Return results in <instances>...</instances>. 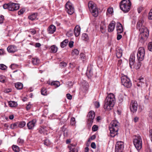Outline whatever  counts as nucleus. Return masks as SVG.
Wrapping results in <instances>:
<instances>
[{
	"instance_id": "nucleus-46",
	"label": "nucleus",
	"mask_w": 152,
	"mask_h": 152,
	"mask_svg": "<svg viewBox=\"0 0 152 152\" xmlns=\"http://www.w3.org/2000/svg\"><path fill=\"white\" fill-rule=\"evenodd\" d=\"M80 58L84 61V59L86 58L85 54L83 53H81L80 54Z\"/></svg>"
},
{
	"instance_id": "nucleus-10",
	"label": "nucleus",
	"mask_w": 152,
	"mask_h": 152,
	"mask_svg": "<svg viewBox=\"0 0 152 152\" xmlns=\"http://www.w3.org/2000/svg\"><path fill=\"white\" fill-rule=\"evenodd\" d=\"M124 148V142L122 141L117 142L115 147V152H122Z\"/></svg>"
},
{
	"instance_id": "nucleus-25",
	"label": "nucleus",
	"mask_w": 152,
	"mask_h": 152,
	"mask_svg": "<svg viewBox=\"0 0 152 152\" xmlns=\"http://www.w3.org/2000/svg\"><path fill=\"white\" fill-rule=\"evenodd\" d=\"M15 86L17 89L20 90L22 88L23 85L21 83H17L15 84Z\"/></svg>"
},
{
	"instance_id": "nucleus-45",
	"label": "nucleus",
	"mask_w": 152,
	"mask_h": 152,
	"mask_svg": "<svg viewBox=\"0 0 152 152\" xmlns=\"http://www.w3.org/2000/svg\"><path fill=\"white\" fill-rule=\"evenodd\" d=\"M148 48L149 50L152 51V42H150L148 45Z\"/></svg>"
},
{
	"instance_id": "nucleus-15",
	"label": "nucleus",
	"mask_w": 152,
	"mask_h": 152,
	"mask_svg": "<svg viewBox=\"0 0 152 152\" xmlns=\"http://www.w3.org/2000/svg\"><path fill=\"white\" fill-rule=\"evenodd\" d=\"M7 50L9 53H14L17 51V48L14 45H11L7 47Z\"/></svg>"
},
{
	"instance_id": "nucleus-29",
	"label": "nucleus",
	"mask_w": 152,
	"mask_h": 152,
	"mask_svg": "<svg viewBox=\"0 0 152 152\" xmlns=\"http://www.w3.org/2000/svg\"><path fill=\"white\" fill-rule=\"evenodd\" d=\"M51 86H54L56 87H58L60 85V83L59 81H55L52 82L50 84Z\"/></svg>"
},
{
	"instance_id": "nucleus-34",
	"label": "nucleus",
	"mask_w": 152,
	"mask_h": 152,
	"mask_svg": "<svg viewBox=\"0 0 152 152\" xmlns=\"http://www.w3.org/2000/svg\"><path fill=\"white\" fill-rule=\"evenodd\" d=\"M82 38L83 40L85 41H87L88 39V35L85 33H84L83 34Z\"/></svg>"
},
{
	"instance_id": "nucleus-59",
	"label": "nucleus",
	"mask_w": 152,
	"mask_h": 152,
	"mask_svg": "<svg viewBox=\"0 0 152 152\" xmlns=\"http://www.w3.org/2000/svg\"><path fill=\"white\" fill-rule=\"evenodd\" d=\"M31 105L30 104H28L26 107V109L27 110H29L31 107Z\"/></svg>"
},
{
	"instance_id": "nucleus-23",
	"label": "nucleus",
	"mask_w": 152,
	"mask_h": 152,
	"mask_svg": "<svg viewBox=\"0 0 152 152\" xmlns=\"http://www.w3.org/2000/svg\"><path fill=\"white\" fill-rule=\"evenodd\" d=\"M106 26L105 23L104 21H102L100 25V29L101 32L104 33L105 32Z\"/></svg>"
},
{
	"instance_id": "nucleus-3",
	"label": "nucleus",
	"mask_w": 152,
	"mask_h": 152,
	"mask_svg": "<svg viewBox=\"0 0 152 152\" xmlns=\"http://www.w3.org/2000/svg\"><path fill=\"white\" fill-rule=\"evenodd\" d=\"M119 124L116 120L113 121L109 126V129L110 131V136L114 137L118 134Z\"/></svg>"
},
{
	"instance_id": "nucleus-12",
	"label": "nucleus",
	"mask_w": 152,
	"mask_h": 152,
	"mask_svg": "<svg viewBox=\"0 0 152 152\" xmlns=\"http://www.w3.org/2000/svg\"><path fill=\"white\" fill-rule=\"evenodd\" d=\"M88 83L85 81H83L81 84L80 91L83 92H86L88 90Z\"/></svg>"
},
{
	"instance_id": "nucleus-55",
	"label": "nucleus",
	"mask_w": 152,
	"mask_h": 152,
	"mask_svg": "<svg viewBox=\"0 0 152 152\" xmlns=\"http://www.w3.org/2000/svg\"><path fill=\"white\" fill-rule=\"evenodd\" d=\"M60 65L61 67H65L66 65V64L65 62H61Z\"/></svg>"
},
{
	"instance_id": "nucleus-9",
	"label": "nucleus",
	"mask_w": 152,
	"mask_h": 152,
	"mask_svg": "<svg viewBox=\"0 0 152 152\" xmlns=\"http://www.w3.org/2000/svg\"><path fill=\"white\" fill-rule=\"evenodd\" d=\"M66 10L70 15L72 14L74 12V8L72 4L69 1L67 2L65 4Z\"/></svg>"
},
{
	"instance_id": "nucleus-44",
	"label": "nucleus",
	"mask_w": 152,
	"mask_h": 152,
	"mask_svg": "<svg viewBox=\"0 0 152 152\" xmlns=\"http://www.w3.org/2000/svg\"><path fill=\"white\" fill-rule=\"evenodd\" d=\"M148 18L149 20H152V9L149 13Z\"/></svg>"
},
{
	"instance_id": "nucleus-38",
	"label": "nucleus",
	"mask_w": 152,
	"mask_h": 152,
	"mask_svg": "<svg viewBox=\"0 0 152 152\" xmlns=\"http://www.w3.org/2000/svg\"><path fill=\"white\" fill-rule=\"evenodd\" d=\"M26 124L25 121L20 122L18 126L20 128H23L25 126Z\"/></svg>"
},
{
	"instance_id": "nucleus-28",
	"label": "nucleus",
	"mask_w": 152,
	"mask_h": 152,
	"mask_svg": "<svg viewBox=\"0 0 152 152\" xmlns=\"http://www.w3.org/2000/svg\"><path fill=\"white\" fill-rule=\"evenodd\" d=\"M51 52L53 53H56L58 50L57 47L55 45H53L50 47Z\"/></svg>"
},
{
	"instance_id": "nucleus-33",
	"label": "nucleus",
	"mask_w": 152,
	"mask_h": 152,
	"mask_svg": "<svg viewBox=\"0 0 152 152\" xmlns=\"http://www.w3.org/2000/svg\"><path fill=\"white\" fill-rule=\"evenodd\" d=\"M101 12V10L97 7H96V17L99 15Z\"/></svg>"
},
{
	"instance_id": "nucleus-50",
	"label": "nucleus",
	"mask_w": 152,
	"mask_h": 152,
	"mask_svg": "<svg viewBox=\"0 0 152 152\" xmlns=\"http://www.w3.org/2000/svg\"><path fill=\"white\" fill-rule=\"evenodd\" d=\"M25 12V10L23 9H21L18 12V14L19 15H20L23 14Z\"/></svg>"
},
{
	"instance_id": "nucleus-17",
	"label": "nucleus",
	"mask_w": 152,
	"mask_h": 152,
	"mask_svg": "<svg viewBox=\"0 0 152 152\" xmlns=\"http://www.w3.org/2000/svg\"><path fill=\"white\" fill-rule=\"evenodd\" d=\"M117 34L122 33L123 31V28L122 24L119 22H117L116 26Z\"/></svg>"
},
{
	"instance_id": "nucleus-40",
	"label": "nucleus",
	"mask_w": 152,
	"mask_h": 152,
	"mask_svg": "<svg viewBox=\"0 0 152 152\" xmlns=\"http://www.w3.org/2000/svg\"><path fill=\"white\" fill-rule=\"evenodd\" d=\"M47 90L45 88H42L41 90V93L43 95H46L47 94Z\"/></svg>"
},
{
	"instance_id": "nucleus-32",
	"label": "nucleus",
	"mask_w": 152,
	"mask_h": 152,
	"mask_svg": "<svg viewBox=\"0 0 152 152\" xmlns=\"http://www.w3.org/2000/svg\"><path fill=\"white\" fill-rule=\"evenodd\" d=\"M12 148L14 151L18 152L20 151L19 148L16 145H13Z\"/></svg>"
},
{
	"instance_id": "nucleus-20",
	"label": "nucleus",
	"mask_w": 152,
	"mask_h": 152,
	"mask_svg": "<svg viewBox=\"0 0 152 152\" xmlns=\"http://www.w3.org/2000/svg\"><path fill=\"white\" fill-rule=\"evenodd\" d=\"M116 55L118 58H121L122 55V50L119 47H117L116 50Z\"/></svg>"
},
{
	"instance_id": "nucleus-37",
	"label": "nucleus",
	"mask_w": 152,
	"mask_h": 152,
	"mask_svg": "<svg viewBox=\"0 0 152 152\" xmlns=\"http://www.w3.org/2000/svg\"><path fill=\"white\" fill-rule=\"evenodd\" d=\"M44 143L45 145L48 146L50 145L51 144V142L49 140L46 139L45 140Z\"/></svg>"
},
{
	"instance_id": "nucleus-18",
	"label": "nucleus",
	"mask_w": 152,
	"mask_h": 152,
	"mask_svg": "<svg viewBox=\"0 0 152 152\" xmlns=\"http://www.w3.org/2000/svg\"><path fill=\"white\" fill-rule=\"evenodd\" d=\"M135 62V56L134 54H132L130 56L129 59V66L131 68H132V66L134 63Z\"/></svg>"
},
{
	"instance_id": "nucleus-49",
	"label": "nucleus",
	"mask_w": 152,
	"mask_h": 152,
	"mask_svg": "<svg viewBox=\"0 0 152 152\" xmlns=\"http://www.w3.org/2000/svg\"><path fill=\"white\" fill-rule=\"evenodd\" d=\"M4 20V16L2 15H0V23H3Z\"/></svg>"
},
{
	"instance_id": "nucleus-63",
	"label": "nucleus",
	"mask_w": 152,
	"mask_h": 152,
	"mask_svg": "<svg viewBox=\"0 0 152 152\" xmlns=\"http://www.w3.org/2000/svg\"><path fill=\"white\" fill-rule=\"evenodd\" d=\"M122 37V36L121 34H118L117 35V39L118 40L120 39Z\"/></svg>"
},
{
	"instance_id": "nucleus-42",
	"label": "nucleus",
	"mask_w": 152,
	"mask_h": 152,
	"mask_svg": "<svg viewBox=\"0 0 152 152\" xmlns=\"http://www.w3.org/2000/svg\"><path fill=\"white\" fill-rule=\"evenodd\" d=\"M113 12V9L112 8H109L107 10L106 12L107 15H108V14H111Z\"/></svg>"
},
{
	"instance_id": "nucleus-36",
	"label": "nucleus",
	"mask_w": 152,
	"mask_h": 152,
	"mask_svg": "<svg viewBox=\"0 0 152 152\" xmlns=\"http://www.w3.org/2000/svg\"><path fill=\"white\" fill-rule=\"evenodd\" d=\"M79 53V51L77 49H74L72 50V54L73 55H76L77 56Z\"/></svg>"
},
{
	"instance_id": "nucleus-2",
	"label": "nucleus",
	"mask_w": 152,
	"mask_h": 152,
	"mask_svg": "<svg viewBox=\"0 0 152 152\" xmlns=\"http://www.w3.org/2000/svg\"><path fill=\"white\" fill-rule=\"evenodd\" d=\"M115 100V96L113 93H110L107 96L104 101V108L107 111L111 110L113 107Z\"/></svg>"
},
{
	"instance_id": "nucleus-4",
	"label": "nucleus",
	"mask_w": 152,
	"mask_h": 152,
	"mask_svg": "<svg viewBox=\"0 0 152 152\" xmlns=\"http://www.w3.org/2000/svg\"><path fill=\"white\" fill-rule=\"evenodd\" d=\"M145 53V51L144 48L142 47H140L138 49L137 56V59L138 61L137 65H135L134 68L136 69H139L141 66V63L140 61H142L144 58Z\"/></svg>"
},
{
	"instance_id": "nucleus-51",
	"label": "nucleus",
	"mask_w": 152,
	"mask_h": 152,
	"mask_svg": "<svg viewBox=\"0 0 152 152\" xmlns=\"http://www.w3.org/2000/svg\"><path fill=\"white\" fill-rule=\"evenodd\" d=\"M66 97L67 99L71 100L72 98V96L69 94H67L66 95Z\"/></svg>"
},
{
	"instance_id": "nucleus-24",
	"label": "nucleus",
	"mask_w": 152,
	"mask_h": 152,
	"mask_svg": "<svg viewBox=\"0 0 152 152\" xmlns=\"http://www.w3.org/2000/svg\"><path fill=\"white\" fill-rule=\"evenodd\" d=\"M37 13H34L28 16V18L29 19L32 21H33L37 18Z\"/></svg>"
},
{
	"instance_id": "nucleus-35",
	"label": "nucleus",
	"mask_w": 152,
	"mask_h": 152,
	"mask_svg": "<svg viewBox=\"0 0 152 152\" xmlns=\"http://www.w3.org/2000/svg\"><path fill=\"white\" fill-rule=\"evenodd\" d=\"M86 74L88 78H90L93 75L91 69L88 71Z\"/></svg>"
},
{
	"instance_id": "nucleus-57",
	"label": "nucleus",
	"mask_w": 152,
	"mask_h": 152,
	"mask_svg": "<svg viewBox=\"0 0 152 152\" xmlns=\"http://www.w3.org/2000/svg\"><path fill=\"white\" fill-rule=\"evenodd\" d=\"M17 126V125L15 123L11 124L10 127L11 129H14Z\"/></svg>"
},
{
	"instance_id": "nucleus-11",
	"label": "nucleus",
	"mask_w": 152,
	"mask_h": 152,
	"mask_svg": "<svg viewBox=\"0 0 152 152\" xmlns=\"http://www.w3.org/2000/svg\"><path fill=\"white\" fill-rule=\"evenodd\" d=\"M138 104L137 102L134 100H132L130 104V110L133 113L136 112L137 109Z\"/></svg>"
},
{
	"instance_id": "nucleus-41",
	"label": "nucleus",
	"mask_w": 152,
	"mask_h": 152,
	"mask_svg": "<svg viewBox=\"0 0 152 152\" xmlns=\"http://www.w3.org/2000/svg\"><path fill=\"white\" fill-rule=\"evenodd\" d=\"M7 67L3 64H0V69L2 70H5L7 69Z\"/></svg>"
},
{
	"instance_id": "nucleus-53",
	"label": "nucleus",
	"mask_w": 152,
	"mask_h": 152,
	"mask_svg": "<svg viewBox=\"0 0 152 152\" xmlns=\"http://www.w3.org/2000/svg\"><path fill=\"white\" fill-rule=\"evenodd\" d=\"M149 136L151 138V140L152 142V129H150L149 130Z\"/></svg>"
},
{
	"instance_id": "nucleus-48",
	"label": "nucleus",
	"mask_w": 152,
	"mask_h": 152,
	"mask_svg": "<svg viewBox=\"0 0 152 152\" xmlns=\"http://www.w3.org/2000/svg\"><path fill=\"white\" fill-rule=\"evenodd\" d=\"M24 140L21 139L19 138L18 140V142L20 144H22L24 142Z\"/></svg>"
},
{
	"instance_id": "nucleus-58",
	"label": "nucleus",
	"mask_w": 152,
	"mask_h": 152,
	"mask_svg": "<svg viewBox=\"0 0 152 152\" xmlns=\"http://www.w3.org/2000/svg\"><path fill=\"white\" fill-rule=\"evenodd\" d=\"M124 99V96H121L119 98V103H121L122 102Z\"/></svg>"
},
{
	"instance_id": "nucleus-39",
	"label": "nucleus",
	"mask_w": 152,
	"mask_h": 152,
	"mask_svg": "<svg viewBox=\"0 0 152 152\" xmlns=\"http://www.w3.org/2000/svg\"><path fill=\"white\" fill-rule=\"evenodd\" d=\"M143 80V78H139V81L137 83V86L139 87H141L142 86V83H143L142 81V80Z\"/></svg>"
},
{
	"instance_id": "nucleus-43",
	"label": "nucleus",
	"mask_w": 152,
	"mask_h": 152,
	"mask_svg": "<svg viewBox=\"0 0 152 152\" xmlns=\"http://www.w3.org/2000/svg\"><path fill=\"white\" fill-rule=\"evenodd\" d=\"M6 77H5L1 75L0 76V81L2 83H4L5 82Z\"/></svg>"
},
{
	"instance_id": "nucleus-7",
	"label": "nucleus",
	"mask_w": 152,
	"mask_h": 152,
	"mask_svg": "<svg viewBox=\"0 0 152 152\" xmlns=\"http://www.w3.org/2000/svg\"><path fill=\"white\" fill-rule=\"evenodd\" d=\"M134 144L138 150H140L142 147V140L141 137L139 135L136 136L133 140Z\"/></svg>"
},
{
	"instance_id": "nucleus-62",
	"label": "nucleus",
	"mask_w": 152,
	"mask_h": 152,
	"mask_svg": "<svg viewBox=\"0 0 152 152\" xmlns=\"http://www.w3.org/2000/svg\"><path fill=\"white\" fill-rule=\"evenodd\" d=\"M102 119V117L101 116H98L96 118V121L99 122V121L101 120Z\"/></svg>"
},
{
	"instance_id": "nucleus-60",
	"label": "nucleus",
	"mask_w": 152,
	"mask_h": 152,
	"mask_svg": "<svg viewBox=\"0 0 152 152\" xmlns=\"http://www.w3.org/2000/svg\"><path fill=\"white\" fill-rule=\"evenodd\" d=\"M145 101L146 102H148V100L149 99V97L148 95H146L145 96Z\"/></svg>"
},
{
	"instance_id": "nucleus-21",
	"label": "nucleus",
	"mask_w": 152,
	"mask_h": 152,
	"mask_svg": "<svg viewBox=\"0 0 152 152\" xmlns=\"http://www.w3.org/2000/svg\"><path fill=\"white\" fill-rule=\"evenodd\" d=\"M56 29V28L55 26L53 25H52L48 27V33L53 34L55 31Z\"/></svg>"
},
{
	"instance_id": "nucleus-22",
	"label": "nucleus",
	"mask_w": 152,
	"mask_h": 152,
	"mask_svg": "<svg viewBox=\"0 0 152 152\" xmlns=\"http://www.w3.org/2000/svg\"><path fill=\"white\" fill-rule=\"evenodd\" d=\"M115 23L114 21H112L109 25L108 30L109 32H112L115 27Z\"/></svg>"
},
{
	"instance_id": "nucleus-19",
	"label": "nucleus",
	"mask_w": 152,
	"mask_h": 152,
	"mask_svg": "<svg viewBox=\"0 0 152 152\" xmlns=\"http://www.w3.org/2000/svg\"><path fill=\"white\" fill-rule=\"evenodd\" d=\"M74 34L75 37H77L80 34V28L79 26L77 25L75 28L74 29Z\"/></svg>"
},
{
	"instance_id": "nucleus-31",
	"label": "nucleus",
	"mask_w": 152,
	"mask_h": 152,
	"mask_svg": "<svg viewBox=\"0 0 152 152\" xmlns=\"http://www.w3.org/2000/svg\"><path fill=\"white\" fill-rule=\"evenodd\" d=\"M9 104L11 107H15L17 105V103L13 101H10L9 102Z\"/></svg>"
},
{
	"instance_id": "nucleus-64",
	"label": "nucleus",
	"mask_w": 152,
	"mask_h": 152,
	"mask_svg": "<svg viewBox=\"0 0 152 152\" xmlns=\"http://www.w3.org/2000/svg\"><path fill=\"white\" fill-rule=\"evenodd\" d=\"M36 47L39 48L41 46V44L39 43H37L35 45Z\"/></svg>"
},
{
	"instance_id": "nucleus-6",
	"label": "nucleus",
	"mask_w": 152,
	"mask_h": 152,
	"mask_svg": "<svg viewBox=\"0 0 152 152\" xmlns=\"http://www.w3.org/2000/svg\"><path fill=\"white\" fill-rule=\"evenodd\" d=\"M3 7L4 9H8L10 11H14L19 8V4L13 3H10L4 4Z\"/></svg>"
},
{
	"instance_id": "nucleus-5",
	"label": "nucleus",
	"mask_w": 152,
	"mask_h": 152,
	"mask_svg": "<svg viewBox=\"0 0 152 152\" xmlns=\"http://www.w3.org/2000/svg\"><path fill=\"white\" fill-rule=\"evenodd\" d=\"M119 5L121 9L124 12H127L130 10L132 4L130 0H122Z\"/></svg>"
},
{
	"instance_id": "nucleus-14",
	"label": "nucleus",
	"mask_w": 152,
	"mask_h": 152,
	"mask_svg": "<svg viewBox=\"0 0 152 152\" xmlns=\"http://www.w3.org/2000/svg\"><path fill=\"white\" fill-rule=\"evenodd\" d=\"M95 116V113L94 112L91 111L88 113V120L90 121V123L91 124L93 122V120Z\"/></svg>"
},
{
	"instance_id": "nucleus-13",
	"label": "nucleus",
	"mask_w": 152,
	"mask_h": 152,
	"mask_svg": "<svg viewBox=\"0 0 152 152\" xmlns=\"http://www.w3.org/2000/svg\"><path fill=\"white\" fill-rule=\"evenodd\" d=\"M94 3L92 1H90L88 4L90 12L94 17L95 16V9H94Z\"/></svg>"
},
{
	"instance_id": "nucleus-56",
	"label": "nucleus",
	"mask_w": 152,
	"mask_h": 152,
	"mask_svg": "<svg viewBox=\"0 0 152 152\" xmlns=\"http://www.w3.org/2000/svg\"><path fill=\"white\" fill-rule=\"evenodd\" d=\"M100 103L99 102H96V108H98L100 107Z\"/></svg>"
},
{
	"instance_id": "nucleus-54",
	"label": "nucleus",
	"mask_w": 152,
	"mask_h": 152,
	"mask_svg": "<svg viewBox=\"0 0 152 152\" xmlns=\"http://www.w3.org/2000/svg\"><path fill=\"white\" fill-rule=\"evenodd\" d=\"M70 151L69 152H77V151L74 148H72V147H70Z\"/></svg>"
},
{
	"instance_id": "nucleus-61",
	"label": "nucleus",
	"mask_w": 152,
	"mask_h": 152,
	"mask_svg": "<svg viewBox=\"0 0 152 152\" xmlns=\"http://www.w3.org/2000/svg\"><path fill=\"white\" fill-rule=\"evenodd\" d=\"M90 142L91 141H90V139H88L87 143L86 144V146L88 147L90 144Z\"/></svg>"
},
{
	"instance_id": "nucleus-52",
	"label": "nucleus",
	"mask_w": 152,
	"mask_h": 152,
	"mask_svg": "<svg viewBox=\"0 0 152 152\" xmlns=\"http://www.w3.org/2000/svg\"><path fill=\"white\" fill-rule=\"evenodd\" d=\"M74 42L72 41H70L69 43V46L70 48H72L73 46Z\"/></svg>"
},
{
	"instance_id": "nucleus-30",
	"label": "nucleus",
	"mask_w": 152,
	"mask_h": 152,
	"mask_svg": "<svg viewBox=\"0 0 152 152\" xmlns=\"http://www.w3.org/2000/svg\"><path fill=\"white\" fill-rule=\"evenodd\" d=\"M46 127L45 126L41 127L39 128V132L41 134H42L45 132L46 131Z\"/></svg>"
},
{
	"instance_id": "nucleus-8",
	"label": "nucleus",
	"mask_w": 152,
	"mask_h": 152,
	"mask_svg": "<svg viewBox=\"0 0 152 152\" xmlns=\"http://www.w3.org/2000/svg\"><path fill=\"white\" fill-rule=\"evenodd\" d=\"M121 83L125 87L130 88L132 86V83L130 79L126 76H122L121 78Z\"/></svg>"
},
{
	"instance_id": "nucleus-1",
	"label": "nucleus",
	"mask_w": 152,
	"mask_h": 152,
	"mask_svg": "<svg viewBox=\"0 0 152 152\" xmlns=\"http://www.w3.org/2000/svg\"><path fill=\"white\" fill-rule=\"evenodd\" d=\"M143 23L144 20L141 19L137 22L136 26L137 29L140 32L139 39L142 42H143L146 40L149 34L148 29L143 25Z\"/></svg>"
},
{
	"instance_id": "nucleus-26",
	"label": "nucleus",
	"mask_w": 152,
	"mask_h": 152,
	"mask_svg": "<svg viewBox=\"0 0 152 152\" xmlns=\"http://www.w3.org/2000/svg\"><path fill=\"white\" fill-rule=\"evenodd\" d=\"M69 40L67 39H66L61 43L60 46L61 48H64L66 47L67 44Z\"/></svg>"
},
{
	"instance_id": "nucleus-27",
	"label": "nucleus",
	"mask_w": 152,
	"mask_h": 152,
	"mask_svg": "<svg viewBox=\"0 0 152 152\" xmlns=\"http://www.w3.org/2000/svg\"><path fill=\"white\" fill-rule=\"evenodd\" d=\"M32 61V63L34 65H37L39 62V60L37 58H33Z\"/></svg>"
},
{
	"instance_id": "nucleus-47",
	"label": "nucleus",
	"mask_w": 152,
	"mask_h": 152,
	"mask_svg": "<svg viewBox=\"0 0 152 152\" xmlns=\"http://www.w3.org/2000/svg\"><path fill=\"white\" fill-rule=\"evenodd\" d=\"M75 118H72L71 119V124L72 125L75 124Z\"/></svg>"
},
{
	"instance_id": "nucleus-16",
	"label": "nucleus",
	"mask_w": 152,
	"mask_h": 152,
	"mask_svg": "<svg viewBox=\"0 0 152 152\" xmlns=\"http://www.w3.org/2000/svg\"><path fill=\"white\" fill-rule=\"evenodd\" d=\"M36 122V120L34 119L31 121H29L27 124V126L29 129H32L34 127Z\"/></svg>"
}]
</instances>
